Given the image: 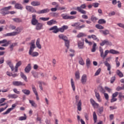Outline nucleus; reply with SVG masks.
I'll use <instances>...</instances> for the list:
<instances>
[{"instance_id": "f257e3e1", "label": "nucleus", "mask_w": 124, "mask_h": 124, "mask_svg": "<svg viewBox=\"0 0 124 124\" xmlns=\"http://www.w3.org/2000/svg\"><path fill=\"white\" fill-rule=\"evenodd\" d=\"M26 10L29 12H31V13H37L38 14H44V13H48L50 12V9L49 8H46L38 11H36V10L33 8V7L31 6H26Z\"/></svg>"}, {"instance_id": "f03ea898", "label": "nucleus", "mask_w": 124, "mask_h": 124, "mask_svg": "<svg viewBox=\"0 0 124 124\" xmlns=\"http://www.w3.org/2000/svg\"><path fill=\"white\" fill-rule=\"evenodd\" d=\"M99 52L100 54V56L103 59H105L107 57V55L109 53L110 54H113V55H118L120 54V52L115 50V49H110V50H106L105 51V54H104L103 48L101 46L99 47Z\"/></svg>"}, {"instance_id": "7ed1b4c3", "label": "nucleus", "mask_w": 124, "mask_h": 124, "mask_svg": "<svg viewBox=\"0 0 124 124\" xmlns=\"http://www.w3.org/2000/svg\"><path fill=\"white\" fill-rule=\"evenodd\" d=\"M87 8V5H86V3H84L81 4L80 6H78L75 9V10H77V11H78V12H79V13H81V14H87V12L83 9H86Z\"/></svg>"}, {"instance_id": "20e7f679", "label": "nucleus", "mask_w": 124, "mask_h": 124, "mask_svg": "<svg viewBox=\"0 0 124 124\" xmlns=\"http://www.w3.org/2000/svg\"><path fill=\"white\" fill-rule=\"evenodd\" d=\"M12 8V6H9L8 7H4L0 9V13L2 14L3 16H5V15H8L9 14V11Z\"/></svg>"}, {"instance_id": "39448f33", "label": "nucleus", "mask_w": 124, "mask_h": 124, "mask_svg": "<svg viewBox=\"0 0 124 124\" xmlns=\"http://www.w3.org/2000/svg\"><path fill=\"white\" fill-rule=\"evenodd\" d=\"M76 104L77 106L78 111H82V102L81 100H79L80 97L78 95H76Z\"/></svg>"}, {"instance_id": "423d86ee", "label": "nucleus", "mask_w": 124, "mask_h": 124, "mask_svg": "<svg viewBox=\"0 0 124 124\" xmlns=\"http://www.w3.org/2000/svg\"><path fill=\"white\" fill-rule=\"evenodd\" d=\"M10 42H11V41H7L6 39H3L0 41V44H3L4 43V44L2 45L1 46L3 47H7V46L10 44Z\"/></svg>"}, {"instance_id": "0eeeda50", "label": "nucleus", "mask_w": 124, "mask_h": 124, "mask_svg": "<svg viewBox=\"0 0 124 124\" xmlns=\"http://www.w3.org/2000/svg\"><path fill=\"white\" fill-rule=\"evenodd\" d=\"M31 23L33 26H36L38 24V20L36 19V16L32 15V19L31 20Z\"/></svg>"}, {"instance_id": "6e6552de", "label": "nucleus", "mask_w": 124, "mask_h": 124, "mask_svg": "<svg viewBox=\"0 0 124 124\" xmlns=\"http://www.w3.org/2000/svg\"><path fill=\"white\" fill-rule=\"evenodd\" d=\"M16 107V104H14L12 105V108H8L6 111L2 113V115H7L9 114L12 110H14V108Z\"/></svg>"}, {"instance_id": "1a4fd4ad", "label": "nucleus", "mask_w": 124, "mask_h": 124, "mask_svg": "<svg viewBox=\"0 0 124 124\" xmlns=\"http://www.w3.org/2000/svg\"><path fill=\"white\" fill-rule=\"evenodd\" d=\"M13 85L16 87H20V86H25L26 84L22 82L21 81H14L13 82Z\"/></svg>"}, {"instance_id": "9d476101", "label": "nucleus", "mask_w": 124, "mask_h": 124, "mask_svg": "<svg viewBox=\"0 0 124 124\" xmlns=\"http://www.w3.org/2000/svg\"><path fill=\"white\" fill-rule=\"evenodd\" d=\"M90 102L93 108H98L99 107V104H98L97 103L95 102V101L93 100V99L91 98L90 99Z\"/></svg>"}, {"instance_id": "9b49d317", "label": "nucleus", "mask_w": 124, "mask_h": 124, "mask_svg": "<svg viewBox=\"0 0 124 124\" xmlns=\"http://www.w3.org/2000/svg\"><path fill=\"white\" fill-rule=\"evenodd\" d=\"M104 63L105 65L107 66V70L109 71V75H111V65L107 61L104 62Z\"/></svg>"}, {"instance_id": "f8f14e48", "label": "nucleus", "mask_w": 124, "mask_h": 124, "mask_svg": "<svg viewBox=\"0 0 124 124\" xmlns=\"http://www.w3.org/2000/svg\"><path fill=\"white\" fill-rule=\"evenodd\" d=\"M82 41H78V46L79 49H83L84 48V38H82Z\"/></svg>"}, {"instance_id": "ddd939ff", "label": "nucleus", "mask_w": 124, "mask_h": 124, "mask_svg": "<svg viewBox=\"0 0 124 124\" xmlns=\"http://www.w3.org/2000/svg\"><path fill=\"white\" fill-rule=\"evenodd\" d=\"M49 31H53L52 32L53 33H58V32H59V30L58 28V26H55L49 28Z\"/></svg>"}, {"instance_id": "4468645a", "label": "nucleus", "mask_w": 124, "mask_h": 124, "mask_svg": "<svg viewBox=\"0 0 124 124\" xmlns=\"http://www.w3.org/2000/svg\"><path fill=\"white\" fill-rule=\"evenodd\" d=\"M68 29V26L66 25H63L61 28H58V32L60 31V32H64V31L67 30Z\"/></svg>"}, {"instance_id": "2eb2a0df", "label": "nucleus", "mask_w": 124, "mask_h": 124, "mask_svg": "<svg viewBox=\"0 0 124 124\" xmlns=\"http://www.w3.org/2000/svg\"><path fill=\"white\" fill-rule=\"evenodd\" d=\"M23 31V28L22 27H18L16 29V32H14V33L15 35H17V34H19L20 33L22 32Z\"/></svg>"}, {"instance_id": "dca6fc26", "label": "nucleus", "mask_w": 124, "mask_h": 124, "mask_svg": "<svg viewBox=\"0 0 124 124\" xmlns=\"http://www.w3.org/2000/svg\"><path fill=\"white\" fill-rule=\"evenodd\" d=\"M112 45V43L106 40H104V41H102V42L100 44V45L101 46H104L105 45Z\"/></svg>"}, {"instance_id": "f3484780", "label": "nucleus", "mask_w": 124, "mask_h": 124, "mask_svg": "<svg viewBox=\"0 0 124 124\" xmlns=\"http://www.w3.org/2000/svg\"><path fill=\"white\" fill-rule=\"evenodd\" d=\"M26 73H30V71L31 70V63H29L27 65V66L25 67L24 69Z\"/></svg>"}, {"instance_id": "a211bd4d", "label": "nucleus", "mask_w": 124, "mask_h": 124, "mask_svg": "<svg viewBox=\"0 0 124 124\" xmlns=\"http://www.w3.org/2000/svg\"><path fill=\"white\" fill-rule=\"evenodd\" d=\"M15 8H16V9H19V10H23V8H24V7L22 5V4L19 3H16L15 5Z\"/></svg>"}, {"instance_id": "6ab92c4d", "label": "nucleus", "mask_w": 124, "mask_h": 124, "mask_svg": "<svg viewBox=\"0 0 124 124\" xmlns=\"http://www.w3.org/2000/svg\"><path fill=\"white\" fill-rule=\"evenodd\" d=\"M88 38H89V39H91V38H92L93 40H96L97 42H99V39H98V38H97V37L95 35L93 34L91 35H88Z\"/></svg>"}, {"instance_id": "aec40b11", "label": "nucleus", "mask_w": 124, "mask_h": 124, "mask_svg": "<svg viewBox=\"0 0 124 124\" xmlns=\"http://www.w3.org/2000/svg\"><path fill=\"white\" fill-rule=\"evenodd\" d=\"M81 82L82 84H86L87 82V75H83L81 79Z\"/></svg>"}, {"instance_id": "412c9836", "label": "nucleus", "mask_w": 124, "mask_h": 124, "mask_svg": "<svg viewBox=\"0 0 124 124\" xmlns=\"http://www.w3.org/2000/svg\"><path fill=\"white\" fill-rule=\"evenodd\" d=\"M6 63L9 65V66L11 69L12 71H13L14 70V66H13V64H12V62H11V61H7Z\"/></svg>"}, {"instance_id": "4be33fe9", "label": "nucleus", "mask_w": 124, "mask_h": 124, "mask_svg": "<svg viewBox=\"0 0 124 124\" xmlns=\"http://www.w3.org/2000/svg\"><path fill=\"white\" fill-rule=\"evenodd\" d=\"M58 22L55 19H51L49 21L47 22V25L48 26H52V25H55V24H57Z\"/></svg>"}, {"instance_id": "5701e85b", "label": "nucleus", "mask_w": 124, "mask_h": 124, "mask_svg": "<svg viewBox=\"0 0 124 124\" xmlns=\"http://www.w3.org/2000/svg\"><path fill=\"white\" fill-rule=\"evenodd\" d=\"M43 27V24L39 22L36 25V30L37 31H40V30H42Z\"/></svg>"}, {"instance_id": "b1692460", "label": "nucleus", "mask_w": 124, "mask_h": 124, "mask_svg": "<svg viewBox=\"0 0 124 124\" xmlns=\"http://www.w3.org/2000/svg\"><path fill=\"white\" fill-rule=\"evenodd\" d=\"M58 37L60 38V39H62V40H63L64 41H66V40L68 39L66 36L63 35V34H59Z\"/></svg>"}, {"instance_id": "393cba45", "label": "nucleus", "mask_w": 124, "mask_h": 124, "mask_svg": "<svg viewBox=\"0 0 124 124\" xmlns=\"http://www.w3.org/2000/svg\"><path fill=\"white\" fill-rule=\"evenodd\" d=\"M9 98H13L14 99H16V98H18V96L17 94H9L8 95Z\"/></svg>"}, {"instance_id": "a878e982", "label": "nucleus", "mask_w": 124, "mask_h": 124, "mask_svg": "<svg viewBox=\"0 0 124 124\" xmlns=\"http://www.w3.org/2000/svg\"><path fill=\"white\" fill-rule=\"evenodd\" d=\"M95 94L96 98H97L98 102H101L102 100H101V97H100V95L99 94V93L95 92Z\"/></svg>"}, {"instance_id": "bb28decb", "label": "nucleus", "mask_w": 124, "mask_h": 124, "mask_svg": "<svg viewBox=\"0 0 124 124\" xmlns=\"http://www.w3.org/2000/svg\"><path fill=\"white\" fill-rule=\"evenodd\" d=\"M31 45L30 49L29 50L30 53L31 52H33V50H34V48H35V45L34 44V43H31Z\"/></svg>"}, {"instance_id": "cd10ccee", "label": "nucleus", "mask_w": 124, "mask_h": 124, "mask_svg": "<svg viewBox=\"0 0 124 124\" xmlns=\"http://www.w3.org/2000/svg\"><path fill=\"white\" fill-rule=\"evenodd\" d=\"M20 77L24 80V81H25V82H28V78H27V76H26L24 73L22 72H20Z\"/></svg>"}, {"instance_id": "c85d7f7f", "label": "nucleus", "mask_w": 124, "mask_h": 124, "mask_svg": "<svg viewBox=\"0 0 124 124\" xmlns=\"http://www.w3.org/2000/svg\"><path fill=\"white\" fill-rule=\"evenodd\" d=\"M36 45L38 49H41V45H40V39L38 38L36 40Z\"/></svg>"}, {"instance_id": "c756f323", "label": "nucleus", "mask_w": 124, "mask_h": 124, "mask_svg": "<svg viewBox=\"0 0 124 124\" xmlns=\"http://www.w3.org/2000/svg\"><path fill=\"white\" fill-rule=\"evenodd\" d=\"M116 73L120 77V78L124 77V74H123V73L120 71V70H117Z\"/></svg>"}, {"instance_id": "7c9ffc66", "label": "nucleus", "mask_w": 124, "mask_h": 124, "mask_svg": "<svg viewBox=\"0 0 124 124\" xmlns=\"http://www.w3.org/2000/svg\"><path fill=\"white\" fill-rule=\"evenodd\" d=\"M31 5L33 6H38L40 5V2L36 1H33L31 2Z\"/></svg>"}, {"instance_id": "2f4dec72", "label": "nucleus", "mask_w": 124, "mask_h": 124, "mask_svg": "<svg viewBox=\"0 0 124 124\" xmlns=\"http://www.w3.org/2000/svg\"><path fill=\"white\" fill-rule=\"evenodd\" d=\"M29 54L30 56H31V57H37V56L39 55V53L37 52H31L30 53L29 52Z\"/></svg>"}, {"instance_id": "473e14b6", "label": "nucleus", "mask_w": 124, "mask_h": 124, "mask_svg": "<svg viewBox=\"0 0 124 124\" xmlns=\"http://www.w3.org/2000/svg\"><path fill=\"white\" fill-rule=\"evenodd\" d=\"M97 114L99 116H101V114L103 112V107H102L98 108L97 110Z\"/></svg>"}, {"instance_id": "72a5a7b5", "label": "nucleus", "mask_w": 124, "mask_h": 124, "mask_svg": "<svg viewBox=\"0 0 124 124\" xmlns=\"http://www.w3.org/2000/svg\"><path fill=\"white\" fill-rule=\"evenodd\" d=\"M100 32L103 34L104 35H107L108 34H109V30H106L105 31H103V30H100Z\"/></svg>"}, {"instance_id": "f704fd0d", "label": "nucleus", "mask_w": 124, "mask_h": 124, "mask_svg": "<svg viewBox=\"0 0 124 124\" xmlns=\"http://www.w3.org/2000/svg\"><path fill=\"white\" fill-rule=\"evenodd\" d=\"M71 85L73 89V91L75 92V83H74V81H73V78L71 79Z\"/></svg>"}, {"instance_id": "c9c22d12", "label": "nucleus", "mask_w": 124, "mask_h": 124, "mask_svg": "<svg viewBox=\"0 0 124 124\" xmlns=\"http://www.w3.org/2000/svg\"><path fill=\"white\" fill-rule=\"evenodd\" d=\"M85 36H87V35L85 33L80 32L77 35V37L78 38H80L81 37H84Z\"/></svg>"}, {"instance_id": "e433bc0d", "label": "nucleus", "mask_w": 124, "mask_h": 124, "mask_svg": "<svg viewBox=\"0 0 124 124\" xmlns=\"http://www.w3.org/2000/svg\"><path fill=\"white\" fill-rule=\"evenodd\" d=\"M22 93H24V94H26V95H29L31 94V91L29 90L24 89L22 90Z\"/></svg>"}, {"instance_id": "4c0bfd02", "label": "nucleus", "mask_w": 124, "mask_h": 124, "mask_svg": "<svg viewBox=\"0 0 124 124\" xmlns=\"http://www.w3.org/2000/svg\"><path fill=\"white\" fill-rule=\"evenodd\" d=\"M93 119L94 124H95V123H96V121H97V116L96 115V113H95V111H94L93 112Z\"/></svg>"}, {"instance_id": "58836bf2", "label": "nucleus", "mask_w": 124, "mask_h": 124, "mask_svg": "<svg viewBox=\"0 0 124 124\" xmlns=\"http://www.w3.org/2000/svg\"><path fill=\"white\" fill-rule=\"evenodd\" d=\"M17 44H18L17 43H14L12 45H11L9 46L10 51H12L13 50V48H14V47H15V46H17Z\"/></svg>"}, {"instance_id": "ea45409f", "label": "nucleus", "mask_w": 124, "mask_h": 124, "mask_svg": "<svg viewBox=\"0 0 124 124\" xmlns=\"http://www.w3.org/2000/svg\"><path fill=\"white\" fill-rule=\"evenodd\" d=\"M97 20H98V18H97L94 16H91V21L93 23H96V21H97Z\"/></svg>"}, {"instance_id": "a19ab883", "label": "nucleus", "mask_w": 124, "mask_h": 124, "mask_svg": "<svg viewBox=\"0 0 124 124\" xmlns=\"http://www.w3.org/2000/svg\"><path fill=\"white\" fill-rule=\"evenodd\" d=\"M24 116H21L19 117L18 118L19 121H26L27 120V115H26V114H24Z\"/></svg>"}, {"instance_id": "79ce46f5", "label": "nucleus", "mask_w": 124, "mask_h": 124, "mask_svg": "<svg viewBox=\"0 0 124 124\" xmlns=\"http://www.w3.org/2000/svg\"><path fill=\"white\" fill-rule=\"evenodd\" d=\"M29 102L33 107H37V104L34 102V101L30 100Z\"/></svg>"}, {"instance_id": "37998d69", "label": "nucleus", "mask_w": 124, "mask_h": 124, "mask_svg": "<svg viewBox=\"0 0 124 124\" xmlns=\"http://www.w3.org/2000/svg\"><path fill=\"white\" fill-rule=\"evenodd\" d=\"M98 23V24H100V25H103L104 24H106V20L104 19H101L99 20Z\"/></svg>"}, {"instance_id": "c03bdc74", "label": "nucleus", "mask_w": 124, "mask_h": 124, "mask_svg": "<svg viewBox=\"0 0 124 124\" xmlns=\"http://www.w3.org/2000/svg\"><path fill=\"white\" fill-rule=\"evenodd\" d=\"M4 36H5V37H6V36H15V35L14 34V32H12L10 33L4 34Z\"/></svg>"}, {"instance_id": "a18cd8bd", "label": "nucleus", "mask_w": 124, "mask_h": 124, "mask_svg": "<svg viewBox=\"0 0 124 124\" xmlns=\"http://www.w3.org/2000/svg\"><path fill=\"white\" fill-rule=\"evenodd\" d=\"M91 65V61L90 58H87L86 59V66L87 68H90V66Z\"/></svg>"}, {"instance_id": "49530a36", "label": "nucleus", "mask_w": 124, "mask_h": 124, "mask_svg": "<svg viewBox=\"0 0 124 124\" xmlns=\"http://www.w3.org/2000/svg\"><path fill=\"white\" fill-rule=\"evenodd\" d=\"M75 77L76 79L79 80L80 79V72L79 71H77L75 73Z\"/></svg>"}, {"instance_id": "de8ad7c7", "label": "nucleus", "mask_w": 124, "mask_h": 124, "mask_svg": "<svg viewBox=\"0 0 124 124\" xmlns=\"http://www.w3.org/2000/svg\"><path fill=\"white\" fill-rule=\"evenodd\" d=\"M96 43H94L93 44L92 49L91 50V51L93 52H95L96 51Z\"/></svg>"}, {"instance_id": "09e8293b", "label": "nucleus", "mask_w": 124, "mask_h": 124, "mask_svg": "<svg viewBox=\"0 0 124 124\" xmlns=\"http://www.w3.org/2000/svg\"><path fill=\"white\" fill-rule=\"evenodd\" d=\"M79 63L81 65H84L85 64V62H84V60H83V58H82V57H80L79 58Z\"/></svg>"}, {"instance_id": "8fccbe9b", "label": "nucleus", "mask_w": 124, "mask_h": 124, "mask_svg": "<svg viewBox=\"0 0 124 124\" xmlns=\"http://www.w3.org/2000/svg\"><path fill=\"white\" fill-rule=\"evenodd\" d=\"M62 16L64 20H68L69 19V16L68 15L63 14Z\"/></svg>"}, {"instance_id": "3c124183", "label": "nucleus", "mask_w": 124, "mask_h": 124, "mask_svg": "<svg viewBox=\"0 0 124 124\" xmlns=\"http://www.w3.org/2000/svg\"><path fill=\"white\" fill-rule=\"evenodd\" d=\"M69 43L70 42L68 40V39L65 41V45L67 47V49H69Z\"/></svg>"}, {"instance_id": "603ef678", "label": "nucleus", "mask_w": 124, "mask_h": 124, "mask_svg": "<svg viewBox=\"0 0 124 124\" xmlns=\"http://www.w3.org/2000/svg\"><path fill=\"white\" fill-rule=\"evenodd\" d=\"M13 20L15 22H16V23H20V22H22V19L19 18H13Z\"/></svg>"}, {"instance_id": "864d4df0", "label": "nucleus", "mask_w": 124, "mask_h": 124, "mask_svg": "<svg viewBox=\"0 0 124 124\" xmlns=\"http://www.w3.org/2000/svg\"><path fill=\"white\" fill-rule=\"evenodd\" d=\"M95 27L96 29H98V30H103V29H104V27L100 24H96Z\"/></svg>"}, {"instance_id": "5fc2aeb1", "label": "nucleus", "mask_w": 124, "mask_h": 124, "mask_svg": "<svg viewBox=\"0 0 124 124\" xmlns=\"http://www.w3.org/2000/svg\"><path fill=\"white\" fill-rule=\"evenodd\" d=\"M13 92L15 93H16V94H20V93H21V92L19 91H18L17 88H14L13 89Z\"/></svg>"}, {"instance_id": "6e6d98bb", "label": "nucleus", "mask_w": 124, "mask_h": 124, "mask_svg": "<svg viewBox=\"0 0 124 124\" xmlns=\"http://www.w3.org/2000/svg\"><path fill=\"white\" fill-rule=\"evenodd\" d=\"M57 7H59V4L56 5V8H52L50 9L51 11L52 12H56L57 10H58V9H57Z\"/></svg>"}, {"instance_id": "4d7b16f0", "label": "nucleus", "mask_w": 124, "mask_h": 124, "mask_svg": "<svg viewBox=\"0 0 124 124\" xmlns=\"http://www.w3.org/2000/svg\"><path fill=\"white\" fill-rule=\"evenodd\" d=\"M101 72V69L99 68L95 72L94 74V76H97V75H99V74Z\"/></svg>"}, {"instance_id": "13d9d810", "label": "nucleus", "mask_w": 124, "mask_h": 124, "mask_svg": "<svg viewBox=\"0 0 124 124\" xmlns=\"http://www.w3.org/2000/svg\"><path fill=\"white\" fill-rule=\"evenodd\" d=\"M32 91H33V93H34L35 94H38V93H37V91H36V89L35 88V87H34V86H32Z\"/></svg>"}, {"instance_id": "bf43d9fd", "label": "nucleus", "mask_w": 124, "mask_h": 124, "mask_svg": "<svg viewBox=\"0 0 124 124\" xmlns=\"http://www.w3.org/2000/svg\"><path fill=\"white\" fill-rule=\"evenodd\" d=\"M50 19V17H40V20L42 21H48Z\"/></svg>"}, {"instance_id": "052dcab7", "label": "nucleus", "mask_w": 124, "mask_h": 124, "mask_svg": "<svg viewBox=\"0 0 124 124\" xmlns=\"http://www.w3.org/2000/svg\"><path fill=\"white\" fill-rule=\"evenodd\" d=\"M79 26H80V23H75L72 24V27H76L77 28H79Z\"/></svg>"}, {"instance_id": "680f3d73", "label": "nucleus", "mask_w": 124, "mask_h": 124, "mask_svg": "<svg viewBox=\"0 0 124 124\" xmlns=\"http://www.w3.org/2000/svg\"><path fill=\"white\" fill-rule=\"evenodd\" d=\"M115 14L116 13L115 12H111L108 14V16L109 17H112V16H114Z\"/></svg>"}, {"instance_id": "e2e57ef3", "label": "nucleus", "mask_w": 124, "mask_h": 124, "mask_svg": "<svg viewBox=\"0 0 124 124\" xmlns=\"http://www.w3.org/2000/svg\"><path fill=\"white\" fill-rule=\"evenodd\" d=\"M117 98L112 96V98L110 100V102L111 103H113V102H115V101H117Z\"/></svg>"}, {"instance_id": "0e129e2a", "label": "nucleus", "mask_w": 124, "mask_h": 124, "mask_svg": "<svg viewBox=\"0 0 124 124\" xmlns=\"http://www.w3.org/2000/svg\"><path fill=\"white\" fill-rule=\"evenodd\" d=\"M21 65H22V61H19L16 63L15 66L18 68L19 66H21Z\"/></svg>"}, {"instance_id": "69168bd1", "label": "nucleus", "mask_w": 124, "mask_h": 124, "mask_svg": "<svg viewBox=\"0 0 124 124\" xmlns=\"http://www.w3.org/2000/svg\"><path fill=\"white\" fill-rule=\"evenodd\" d=\"M104 95L105 98V99H106V100H109V95H108V94L107 93H104Z\"/></svg>"}, {"instance_id": "338daca9", "label": "nucleus", "mask_w": 124, "mask_h": 124, "mask_svg": "<svg viewBox=\"0 0 124 124\" xmlns=\"http://www.w3.org/2000/svg\"><path fill=\"white\" fill-rule=\"evenodd\" d=\"M115 80H116V77H113L111 78H110L111 84H113V83H114V82H115Z\"/></svg>"}, {"instance_id": "774afa93", "label": "nucleus", "mask_w": 124, "mask_h": 124, "mask_svg": "<svg viewBox=\"0 0 124 124\" xmlns=\"http://www.w3.org/2000/svg\"><path fill=\"white\" fill-rule=\"evenodd\" d=\"M85 41L86 43H87L88 44H89V45L90 46H91V45H93V43H92V42L88 41V39H87V38L85 39Z\"/></svg>"}]
</instances>
